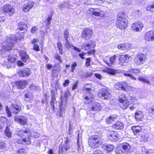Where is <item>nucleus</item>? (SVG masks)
Wrapping results in <instances>:
<instances>
[{"mask_svg": "<svg viewBox=\"0 0 154 154\" xmlns=\"http://www.w3.org/2000/svg\"><path fill=\"white\" fill-rule=\"evenodd\" d=\"M147 10L152 12H154V2L152 4H150L148 5Z\"/></svg>", "mask_w": 154, "mask_h": 154, "instance_id": "f704fd0d", "label": "nucleus"}, {"mask_svg": "<svg viewBox=\"0 0 154 154\" xmlns=\"http://www.w3.org/2000/svg\"><path fill=\"white\" fill-rule=\"evenodd\" d=\"M34 5V3L32 1H30L23 5V10L25 12H27L32 9Z\"/></svg>", "mask_w": 154, "mask_h": 154, "instance_id": "f3484780", "label": "nucleus"}, {"mask_svg": "<svg viewBox=\"0 0 154 154\" xmlns=\"http://www.w3.org/2000/svg\"><path fill=\"white\" fill-rule=\"evenodd\" d=\"M65 111V109H63L62 108L60 107L59 110V116L60 117H62L63 114V112H64V111Z\"/></svg>", "mask_w": 154, "mask_h": 154, "instance_id": "09e8293b", "label": "nucleus"}, {"mask_svg": "<svg viewBox=\"0 0 154 154\" xmlns=\"http://www.w3.org/2000/svg\"><path fill=\"white\" fill-rule=\"evenodd\" d=\"M131 46V44L125 43L124 44H121L118 45L117 48L119 50L125 51L129 49Z\"/></svg>", "mask_w": 154, "mask_h": 154, "instance_id": "a211bd4d", "label": "nucleus"}, {"mask_svg": "<svg viewBox=\"0 0 154 154\" xmlns=\"http://www.w3.org/2000/svg\"><path fill=\"white\" fill-rule=\"evenodd\" d=\"M138 80L144 83H146L148 84H150L149 82L141 76L139 77L138 78Z\"/></svg>", "mask_w": 154, "mask_h": 154, "instance_id": "4c0bfd02", "label": "nucleus"}, {"mask_svg": "<svg viewBox=\"0 0 154 154\" xmlns=\"http://www.w3.org/2000/svg\"><path fill=\"white\" fill-rule=\"evenodd\" d=\"M12 113L14 114H17L20 111L21 109V107L16 104H12L10 107Z\"/></svg>", "mask_w": 154, "mask_h": 154, "instance_id": "aec40b11", "label": "nucleus"}, {"mask_svg": "<svg viewBox=\"0 0 154 154\" xmlns=\"http://www.w3.org/2000/svg\"><path fill=\"white\" fill-rule=\"evenodd\" d=\"M6 41H4L3 44L2 50V51L10 50L13 46L14 41L16 40V38L14 35H12L10 37H6Z\"/></svg>", "mask_w": 154, "mask_h": 154, "instance_id": "f03ea898", "label": "nucleus"}, {"mask_svg": "<svg viewBox=\"0 0 154 154\" xmlns=\"http://www.w3.org/2000/svg\"><path fill=\"white\" fill-rule=\"evenodd\" d=\"M68 138H66V140H65L63 145L61 149L62 150L65 149L66 151H67L69 149V146L67 144L68 142Z\"/></svg>", "mask_w": 154, "mask_h": 154, "instance_id": "473e14b6", "label": "nucleus"}, {"mask_svg": "<svg viewBox=\"0 0 154 154\" xmlns=\"http://www.w3.org/2000/svg\"><path fill=\"white\" fill-rule=\"evenodd\" d=\"M91 60L90 58H87L86 59V63L85 65L87 67H88L89 66H90V63L91 61Z\"/></svg>", "mask_w": 154, "mask_h": 154, "instance_id": "864d4df0", "label": "nucleus"}, {"mask_svg": "<svg viewBox=\"0 0 154 154\" xmlns=\"http://www.w3.org/2000/svg\"><path fill=\"white\" fill-rule=\"evenodd\" d=\"M101 108V106L99 103L95 102L93 103L91 109L92 111H96L100 110Z\"/></svg>", "mask_w": 154, "mask_h": 154, "instance_id": "a878e982", "label": "nucleus"}, {"mask_svg": "<svg viewBox=\"0 0 154 154\" xmlns=\"http://www.w3.org/2000/svg\"><path fill=\"white\" fill-rule=\"evenodd\" d=\"M124 75L125 76H128L129 77L131 78V79L133 80H136V79L133 76V75L130 73H125L124 74Z\"/></svg>", "mask_w": 154, "mask_h": 154, "instance_id": "8fccbe9b", "label": "nucleus"}, {"mask_svg": "<svg viewBox=\"0 0 154 154\" xmlns=\"http://www.w3.org/2000/svg\"><path fill=\"white\" fill-rule=\"evenodd\" d=\"M78 82H75L74 84L73 85L72 87V90H74L77 88V87Z\"/></svg>", "mask_w": 154, "mask_h": 154, "instance_id": "680f3d73", "label": "nucleus"}, {"mask_svg": "<svg viewBox=\"0 0 154 154\" xmlns=\"http://www.w3.org/2000/svg\"><path fill=\"white\" fill-rule=\"evenodd\" d=\"M2 11L5 14L11 16L14 14L15 9L12 6L8 4L4 5Z\"/></svg>", "mask_w": 154, "mask_h": 154, "instance_id": "39448f33", "label": "nucleus"}, {"mask_svg": "<svg viewBox=\"0 0 154 154\" xmlns=\"http://www.w3.org/2000/svg\"><path fill=\"white\" fill-rule=\"evenodd\" d=\"M117 57L116 55H114L110 57L109 60L110 63L106 62V63L109 66L113 65L114 63L115 60Z\"/></svg>", "mask_w": 154, "mask_h": 154, "instance_id": "cd10ccee", "label": "nucleus"}, {"mask_svg": "<svg viewBox=\"0 0 154 154\" xmlns=\"http://www.w3.org/2000/svg\"><path fill=\"white\" fill-rule=\"evenodd\" d=\"M122 82H119L114 85V88L116 90H122Z\"/></svg>", "mask_w": 154, "mask_h": 154, "instance_id": "72a5a7b5", "label": "nucleus"}, {"mask_svg": "<svg viewBox=\"0 0 154 154\" xmlns=\"http://www.w3.org/2000/svg\"><path fill=\"white\" fill-rule=\"evenodd\" d=\"M145 38L147 41H154V31H150L147 32L146 34Z\"/></svg>", "mask_w": 154, "mask_h": 154, "instance_id": "4468645a", "label": "nucleus"}, {"mask_svg": "<svg viewBox=\"0 0 154 154\" xmlns=\"http://www.w3.org/2000/svg\"><path fill=\"white\" fill-rule=\"evenodd\" d=\"M93 34V31L91 29H86L83 31L82 36L85 40H88L91 38Z\"/></svg>", "mask_w": 154, "mask_h": 154, "instance_id": "1a4fd4ad", "label": "nucleus"}, {"mask_svg": "<svg viewBox=\"0 0 154 154\" xmlns=\"http://www.w3.org/2000/svg\"><path fill=\"white\" fill-rule=\"evenodd\" d=\"M77 66V63L75 62H73L71 66V72H73L75 69V68Z\"/></svg>", "mask_w": 154, "mask_h": 154, "instance_id": "5fc2aeb1", "label": "nucleus"}, {"mask_svg": "<svg viewBox=\"0 0 154 154\" xmlns=\"http://www.w3.org/2000/svg\"><path fill=\"white\" fill-rule=\"evenodd\" d=\"M119 101L120 102V106L122 109H125L129 106V101L126 100V97L123 94H121L119 97Z\"/></svg>", "mask_w": 154, "mask_h": 154, "instance_id": "423d86ee", "label": "nucleus"}, {"mask_svg": "<svg viewBox=\"0 0 154 154\" xmlns=\"http://www.w3.org/2000/svg\"><path fill=\"white\" fill-rule=\"evenodd\" d=\"M114 148V146L112 145H108L106 146V150L109 152L112 151Z\"/></svg>", "mask_w": 154, "mask_h": 154, "instance_id": "58836bf2", "label": "nucleus"}, {"mask_svg": "<svg viewBox=\"0 0 154 154\" xmlns=\"http://www.w3.org/2000/svg\"><path fill=\"white\" fill-rule=\"evenodd\" d=\"M101 138L97 136H92L88 140V144L92 148H96L99 146L102 143Z\"/></svg>", "mask_w": 154, "mask_h": 154, "instance_id": "7ed1b4c3", "label": "nucleus"}, {"mask_svg": "<svg viewBox=\"0 0 154 154\" xmlns=\"http://www.w3.org/2000/svg\"><path fill=\"white\" fill-rule=\"evenodd\" d=\"M143 26L142 22L137 21L132 24L131 27L132 30L134 32H139L142 30Z\"/></svg>", "mask_w": 154, "mask_h": 154, "instance_id": "6e6552de", "label": "nucleus"}, {"mask_svg": "<svg viewBox=\"0 0 154 154\" xmlns=\"http://www.w3.org/2000/svg\"><path fill=\"white\" fill-rule=\"evenodd\" d=\"M95 10L93 8H91L89 10V11L92 13L93 15L95 16H99L100 15L99 12L97 11H94Z\"/></svg>", "mask_w": 154, "mask_h": 154, "instance_id": "e433bc0d", "label": "nucleus"}, {"mask_svg": "<svg viewBox=\"0 0 154 154\" xmlns=\"http://www.w3.org/2000/svg\"><path fill=\"white\" fill-rule=\"evenodd\" d=\"M143 112L141 111H138L135 113V118L137 121H140L143 117Z\"/></svg>", "mask_w": 154, "mask_h": 154, "instance_id": "bb28decb", "label": "nucleus"}, {"mask_svg": "<svg viewBox=\"0 0 154 154\" xmlns=\"http://www.w3.org/2000/svg\"><path fill=\"white\" fill-rule=\"evenodd\" d=\"M136 99V98L133 95H130V96L128 97V99L130 100H133Z\"/></svg>", "mask_w": 154, "mask_h": 154, "instance_id": "0e129e2a", "label": "nucleus"}, {"mask_svg": "<svg viewBox=\"0 0 154 154\" xmlns=\"http://www.w3.org/2000/svg\"><path fill=\"white\" fill-rule=\"evenodd\" d=\"M50 105L51 106V108L53 110V112H55L54 110V99H52L51 101Z\"/></svg>", "mask_w": 154, "mask_h": 154, "instance_id": "603ef678", "label": "nucleus"}, {"mask_svg": "<svg viewBox=\"0 0 154 154\" xmlns=\"http://www.w3.org/2000/svg\"><path fill=\"white\" fill-rule=\"evenodd\" d=\"M84 97L85 99L86 100V101H85V103L86 104H88L90 103L91 101L92 100V97L90 99L89 97L88 96H84Z\"/></svg>", "mask_w": 154, "mask_h": 154, "instance_id": "49530a36", "label": "nucleus"}, {"mask_svg": "<svg viewBox=\"0 0 154 154\" xmlns=\"http://www.w3.org/2000/svg\"><path fill=\"white\" fill-rule=\"evenodd\" d=\"M25 150L23 149H20L17 150L16 154H26Z\"/></svg>", "mask_w": 154, "mask_h": 154, "instance_id": "c03bdc74", "label": "nucleus"}, {"mask_svg": "<svg viewBox=\"0 0 154 154\" xmlns=\"http://www.w3.org/2000/svg\"><path fill=\"white\" fill-rule=\"evenodd\" d=\"M6 110L7 113L8 115V116L9 117H10L11 116V112L9 109L8 107L6 106Z\"/></svg>", "mask_w": 154, "mask_h": 154, "instance_id": "4d7b16f0", "label": "nucleus"}, {"mask_svg": "<svg viewBox=\"0 0 154 154\" xmlns=\"http://www.w3.org/2000/svg\"><path fill=\"white\" fill-rule=\"evenodd\" d=\"M32 132L29 129H21L19 130L17 133V135L21 137H27L23 139L24 142L26 144H30L31 143L30 137L32 135Z\"/></svg>", "mask_w": 154, "mask_h": 154, "instance_id": "f257e3e1", "label": "nucleus"}, {"mask_svg": "<svg viewBox=\"0 0 154 154\" xmlns=\"http://www.w3.org/2000/svg\"><path fill=\"white\" fill-rule=\"evenodd\" d=\"M14 120L21 125H25L27 123V118L23 116H15L14 117Z\"/></svg>", "mask_w": 154, "mask_h": 154, "instance_id": "9d476101", "label": "nucleus"}, {"mask_svg": "<svg viewBox=\"0 0 154 154\" xmlns=\"http://www.w3.org/2000/svg\"><path fill=\"white\" fill-rule=\"evenodd\" d=\"M66 5L64 3H60L58 5V6L60 9H62Z\"/></svg>", "mask_w": 154, "mask_h": 154, "instance_id": "338daca9", "label": "nucleus"}, {"mask_svg": "<svg viewBox=\"0 0 154 154\" xmlns=\"http://www.w3.org/2000/svg\"><path fill=\"white\" fill-rule=\"evenodd\" d=\"M147 59L146 54H138L135 58L134 61L137 65L140 66L143 64Z\"/></svg>", "mask_w": 154, "mask_h": 154, "instance_id": "20e7f679", "label": "nucleus"}, {"mask_svg": "<svg viewBox=\"0 0 154 154\" xmlns=\"http://www.w3.org/2000/svg\"><path fill=\"white\" fill-rule=\"evenodd\" d=\"M5 133L6 136L9 138H11V133L9 129L8 126H7L5 130Z\"/></svg>", "mask_w": 154, "mask_h": 154, "instance_id": "c9c22d12", "label": "nucleus"}, {"mask_svg": "<svg viewBox=\"0 0 154 154\" xmlns=\"http://www.w3.org/2000/svg\"><path fill=\"white\" fill-rule=\"evenodd\" d=\"M132 87L130 84L127 82H122V90L123 91L128 92L131 90Z\"/></svg>", "mask_w": 154, "mask_h": 154, "instance_id": "4be33fe9", "label": "nucleus"}, {"mask_svg": "<svg viewBox=\"0 0 154 154\" xmlns=\"http://www.w3.org/2000/svg\"><path fill=\"white\" fill-rule=\"evenodd\" d=\"M8 60L11 62H14L16 60V58L13 56H9L8 57Z\"/></svg>", "mask_w": 154, "mask_h": 154, "instance_id": "a19ab883", "label": "nucleus"}, {"mask_svg": "<svg viewBox=\"0 0 154 154\" xmlns=\"http://www.w3.org/2000/svg\"><path fill=\"white\" fill-rule=\"evenodd\" d=\"M17 64L19 66H23L24 64V63L21 61H18Z\"/></svg>", "mask_w": 154, "mask_h": 154, "instance_id": "69168bd1", "label": "nucleus"}, {"mask_svg": "<svg viewBox=\"0 0 154 154\" xmlns=\"http://www.w3.org/2000/svg\"><path fill=\"white\" fill-rule=\"evenodd\" d=\"M55 83H57V85H55V83H52L51 86L53 88H54L56 89H57L59 88L60 85L58 81H56Z\"/></svg>", "mask_w": 154, "mask_h": 154, "instance_id": "79ce46f5", "label": "nucleus"}, {"mask_svg": "<svg viewBox=\"0 0 154 154\" xmlns=\"http://www.w3.org/2000/svg\"><path fill=\"white\" fill-rule=\"evenodd\" d=\"M69 83V80H66L63 83V86L65 87L66 86L68 85Z\"/></svg>", "mask_w": 154, "mask_h": 154, "instance_id": "774afa93", "label": "nucleus"}, {"mask_svg": "<svg viewBox=\"0 0 154 154\" xmlns=\"http://www.w3.org/2000/svg\"><path fill=\"white\" fill-rule=\"evenodd\" d=\"M95 46V43L92 41H90L88 44L84 43L82 45V49L85 50H88L91 48H93Z\"/></svg>", "mask_w": 154, "mask_h": 154, "instance_id": "ddd939ff", "label": "nucleus"}, {"mask_svg": "<svg viewBox=\"0 0 154 154\" xmlns=\"http://www.w3.org/2000/svg\"><path fill=\"white\" fill-rule=\"evenodd\" d=\"M65 40L66 41V42L65 44V46L67 48H69L72 46L73 45L72 44H69L68 42V39H67V40Z\"/></svg>", "mask_w": 154, "mask_h": 154, "instance_id": "6e6d98bb", "label": "nucleus"}, {"mask_svg": "<svg viewBox=\"0 0 154 154\" xmlns=\"http://www.w3.org/2000/svg\"><path fill=\"white\" fill-rule=\"evenodd\" d=\"M131 130L135 135H138L142 131L141 127L139 126H133L131 127Z\"/></svg>", "mask_w": 154, "mask_h": 154, "instance_id": "5701e85b", "label": "nucleus"}, {"mask_svg": "<svg viewBox=\"0 0 154 154\" xmlns=\"http://www.w3.org/2000/svg\"><path fill=\"white\" fill-rule=\"evenodd\" d=\"M37 88L35 85L33 84L30 85L29 88L31 91H34Z\"/></svg>", "mask_w": 154, "mask_h": 154, "instance_id": "13d9d810", "label": "nucleus"}, {"mask_svg": "<svg viewBox=\"0 0 154 154\" xmlns=\"http://www.w3.org/2000/svg\"><path fill=\"white\" fill-rule=\"evenodd\" d=\"M131 104L134 105H136L138 104V100L137 98L133 100H131Z\"/></svg>", "mask_w": 154, "mask_h": 154, "instance_id": "bf43d9fd", "label": "nucleus"}, {"mask_svg": "<svg viewBox=\"0 0 154 154\" xmlns=\"http://www.w3.org/2000/svg\"><path fill=\"white\" fill-rule=\"evenodd\" d=\"M116 118V117L114 116H109L106 119V122L108 124H111L114 121Z\"/></svg>", "mask_w": 154, "mask_h": 154, "instance_id": "c85d7f7f", "label": "nucleus"}, {"mask_svg": "<svg viewBox=\"0 0 154 154\" xmlns=\"http://www.w3.org/2000/svg\"><path fill=\"white\" fill-rule=\"evenodd\" d=\"M69 33L68 29H65L64 32V35L65 40H67L68 39Z\"/></svg>", "mask_w": 154, "mask_h": 154, "instance_id": "a18cd8bd", "label": "nucleus"}, {"mask_svg": "<svg viewBox=\"0 0 154 154\" xmlns=\"http://www.w3.org/2000/svg\"><path fill=\"white\" fill-rule=\"evenodd\" d=\"M31 73V70L28 68H23L21 69L18 72L17 74L20 77H25L29 76Z\"/></svg>", "mask_w": 154, "mask_h": 154, "instance_id": "f8f14e48", "label": "nucleus"}, {"mask_svg": "<svg viewBox=\"0 0 154 154\" xmlns=\"http://www.w3.org/2000/svg\"><path fill=\"white\" fill-rule=\"evenodd\" d=\"M16 84L18 88L23 89L28 84V82L26 81L22 80L17 82Z\"/></svg>", "mask_w": 154, "mask_h": 154, "instance_id": "412c9836", "label": "nucleus"}, {"mask_svg": "<svg viewBox=\"0 0 154 154\" xmlns=\"http://www.w3.org/2000/svg\"><path fill=\"white\" fill-rule=\"evenodd\" d=\"M125 14L122 12H119L118 13L117 15V19L116 20H119L121 19L125 18Z\"/></svg>", "mask_w": 154, "mask_h": 154, "instance_id": "ea45409f", "label": "nucleus"}, {"mask_svg": "<svg viewBox=\"0 0 154 154\" xmlns=\"http://www.w3.org/2000/svg\"><path fill=\"white\" fill-rule=\"evenodd\" d=\"M20 55L22 60L25 62L27 61L29 58L26 52L24 51H21L20 52Z\"/></svg>", "mask_w": 154, "mask_h": 154, "instance_id": "393cba45", "label": "nucleus"}, {"mask_svg": "<svg viewBox=\"0 0 154 154\" xmlns=\"http://www.w3.org/2000/svg\"><path fill=\"white\" fill-rule=\"evenodd\" d=\"M34 49L35 50L39 51V46L38 45L34 44Z\"/></svg>", "mask_w": 154, "mask_h": 154, "instance_id": "e2e57ef3", "label": "nucleus"}, {"mask_svg": "<svg viewBox=\"0 0 154 154\" xmlns=\"http://www.w3.org/2000/svg\"><path fill=\"white\" fill-rule=\"evenodd\" d=\"M93 154H104L103 152L100 150H96L94 151Z\"/></svg>", "mask_w": 154, "mask_h": 154, "instance_id": "052dcab7", "label": "nucleus"}, {"mask_svg": "<svg viewBox=\"0 0 154 154\" xmlns=\"http://www.w3.org/2000/svg\"><path fill=\"white\" fill-rule=\"evenodd\" d=\"M107 73L114 75L117 73V71L112 68H107L105 70Z\"/></svg>", "mask_w": 154, "mask_h": 154, "instance_id": "c756f323", "label": "nucleus"}, {"mask_svg": "<svg viewBox=\"0 0 154 154\" xmlns=\"http://www.w3.org/2000/svg\"><path fill=\"white\" fill-rule=\"evenodd\" d=\"M128 24V21L126 18H121L119 20H116V26L121 30L125 29L127 27Z\"/></svg>", "mask_w": 154, "mask_h": 154, "instance_id": "0eeeda50", "label": "nucleus"}, {"mask_svg": "<svg viewBox=\"0 0 154 154\" xmlns=\"http://www.w3.org/2000/svg\"><path fill=\"white\" fill-rule=\"evenodd\" d=\"M129 71L130 72L134 73L135 74L138 73L140 72V69H131L129 70Z\"/></svg>", "mask_w": 154, "mask_h": 154, "instance_id": "37998d69", "label": "nucleus"}, {"mask_svg": "<svg viewBox=\"0 0 154 154\" xmlns=\"http://www.w3.org/2000/svg\"><path fill=\"white\" fill-rule=\"evenodd\" d=\"M107 136L110 140H116L119 137V135L117 131H112L108 133Z\"/></svg>", "mask_w": 154, "mask_h": 154, "instance_id": "2eb2a0df", "label": "nucleus"}, {"mask_svg": "<svg viewBox=\"0 0 154 154\" xmlns=\"http://www.w3.org/2000/svg\"><path fill=\"white\" fill-rule=\"evenodd\" d=\"M115 152L116 154H125L123 151L122 148L121 147H117L115 150Z\"/></svg>", "mask_w": 154, "mask_h": 154, "instance_id": "2f4dec72", "label": "nucleus"}, {"mask_svg": "<svg viewBox=\"0 0 154 154\" xmlns=\"http://www.w3.org/2000/svg\"><path fill=\"white\" fill-rule=\"evenodd\" d=\"M122 148L123 151L126 153V152L128 151L130 148V146L129 144L125 143L123 144Z\"/></svg>", "mask_w": 154, "mask_h": 154, "instance_id": "7c9ffc66", "label": "nucleus"}, {"mask_svg": "<svg viewBox=\"0 0 154 154\" xmlns=\"http://www.w3.org/2000/svg\"><path fill=\"white\" fill-rule=\"evenodd\" d=\"M140 139L142 142H146L148 141V138L147 137H145L143 135H142L140 136Z\"/></svg>", "mask_w": 154, "mask_h": 154, "instance_id": "de8ad7c7", "label": "nucleus"}, {"mask_svg": "<svg viewBox=\"0 0 154 154\" xmlns=\"http://www.w3.org/2000/svg\"><path fill=\"white\" fill-rule=\"evenodd\" d=\"M18 28L20 31L24 30V32H21L22 35L24 34V32H26V28H27V26L26 24L23 22H19L17 24Z\"/></svg>", "mask_w": 154, "mask_h": 154, "instance_id": "b1692460", "label": "nucleus"}, {"mask_svg": "<svg viewBox=\"0 0 154 154\" xmlns=\"http://www.w3.org/2000/svg\"><path fill=\"white\" fill-rule=\"evenodd\" d=\"M100 93L104 99L107 100L110 99L111 97V95L109 91L106 89L103 88L100 89Z\"/></svg>", "mask_w": 154, "mask_h": 154, "instance_id": "9b49d317", "label": "nucleus"}, {"mask_svg": "<svg viewBox=\"0 0 154 154\" xmlns=\"http://www.w3.org/2000/svg\"><path fill=\"white\" fill-rule=\"evenodd\" d=\"M112 128L116 130H121L124 127V124L120 121H118L116 122L112 125Z\"/></svg>", "mask_w": 154, "mask_h": 154, "instance_id": "dca6fc26", "label": "nucleus"}, {"mask_svg": "<svg viewBox=\"0 0 154 154\" xmlns=\"http://www.w3.org/2000/svg\"><path fill=\"white\" fill-rule=\"evenodd\" d=\"M57 45L59 51V52H60V54H62L63 53V52H62V44L61 43L59 42L57 43Z\"/></svg>", "mask_w": 154, "mask_h": 154, "instance_id": "3c124183", "label": "nucleus"}, {"mask_svg": "<svg viewBox=\"0 0 154 154\" xmlns=\"http://www.w3.org/2000/svg\"><path fill=\"white\" fill-rule=\"evenodd\" d=\"M128 59V56L127 55H122L120 56L118 58V64L121 65L123 66L126 63V60Z\"/></svg>", "mask_w": 154, "mask_h": 154, "instance_id": "6ab92c4d", "label": "nucleus"}]
</instances>
